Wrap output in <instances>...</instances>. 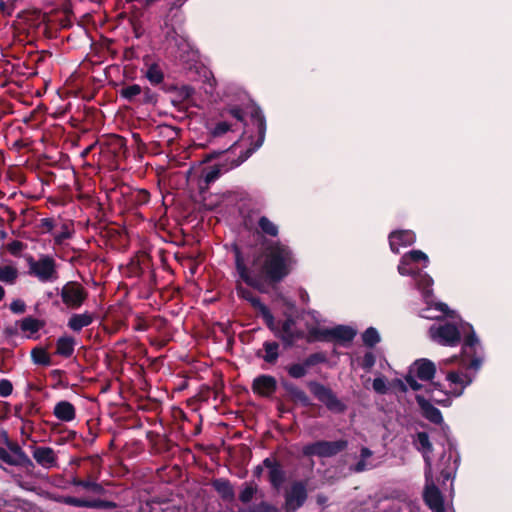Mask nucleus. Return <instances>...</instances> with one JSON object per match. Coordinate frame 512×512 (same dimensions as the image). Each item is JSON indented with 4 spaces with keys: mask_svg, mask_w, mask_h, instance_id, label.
<instances>
[{
    "mask_svg": "<svg viewBox=\"0 0 512 512\" xmlns=\"http://www.w3.org/2000/svg\"><path fill=\"white\" fill-rule=\"evenodd\" d=\"M362 340L365 346L373 348L381 340L376 328L369 327L362 334Z\"/></svg>",
    "mask_w": 512,
    "mask_h": 512,
    "instance_id": "nucleus-45",
    "label": "nucleus"
},
{
    "mask_svg": "<svg viewBox=\"0 0 512 512\" xmlns=\"http://www.w3.org/2000/svg\"><path fill=\"white\" fill-rule=\"evenodd\" d=\"M258 227L263 234L270 237H277L279 234L278 226L266 216H261L259 218Z\"/></svg>",
    "mask_w": 512,
    "mask_h": 512,
    "instance_id": "nucleus-40",
    "label": "nucleus"
},
{
    "mask_svg": "<svg viewBox=\"0 0 512 512\" xmlns=\"http://www.w3.org/2000/svg\"><path fill=\"white\" fill-rule=\"evenodd\" d=\"M13 391V385L10 380L8 379H1L0 380V396L1 397H8L11 395Z\"/></svg>",
    "mask_w": 512,
    "mask_h": 512,
    "instance_id": "nucleus-61",
    "label": "nucleus"
},
{
    "mask_svg": "<svg viewBox=\"0 0 512 512\" xmlns=\"http://www.w3.org/2000/svg\"><path fill=\"white\" fill-rule=\"evenodd\" d=\"M250 117L257 129L256 140L252 139L250 147L242 151L236 159H232L229 164L224 162L204 168L202 175L207 186L215 182L224 172H228L230 169L241 165L263 145L267 126L266 119L261 108L259 106H254L250 112Z\"/></svg>",
    "mask_w": 512,
    "mask_h": 512,
    "instance_id": "nucleus-2",
    "label": "nucleus"
},
{
    "mask_svg": "<svg viewBox=\"0 0 512 512\" xmlns=\"http://www.w3.org/2000/svg\"><path fill=\"white\" fill-rule=\"evenodd\" d=\"M212 487L223 501L232 502L235 499V491L231 482L226 478L213 479Z\"/></svg>",
    "mask_w": 512,
    "mask_h": 512,
    "instance_id": "nucleus-25",
    "label": "nucleus"
},
{
    "mask_svg": "<svg viewBox=\"0 0 512 512\" xmlns=\"http://www.w3.org/2000/svg\"><path fill=\"white\" fill-rule=\"evenodd\" d=\"M277 390V381L271 375H259L253 380L252 391L262 397H270Z\"/></svg>",
    "mask_w": 512,
    "mask_h": 512,
    "instance_id": "nucleus-13",
    "label": "nucleus"
},
{
    "mask_svg": "<svg viewBox=\"0 0 512 512\" xmlns=\"http://www.w3.org/2000/svg\"><path fill=\"white\" fill-rule=\"evenodd\" d=\"M283 388L289 395V398L294 403H299L303 407H310L313 405L311 399L306 394L304 390L296 386L295 384L291 382H283L282 383Z\"/></svg>",
    "mask_w": 512,
    "mask_h": 512,
    "instance_id": "nucleus-21",
    "label": "nucleus"
},
{
    "mask_svg": "<svg viewBox=\"0 0 512 512\" xmlns=\"http://www.w3.org/2000/svg\"><path fill=\"white\" fill-rule=\"evenodd\" d=\"M420 381H432L436 374V365L427 358L416 359L408 369Z\"/></svg>",
    "mask_w": 512,
    "mask_h": 512,
    "instance_id": "nucleus-10",
    "label": "nucleus"
},
{
    "mask_svg": "<svg viewBox=\"0 0 512 512\" xmlns=\"http://www.w3.org/2000/svg\"><path fill=\"white\" fill-rule=\"evenodd\" d=\"M416 379L417 377L414 376V374H412L409 370L408 373L404 376L405 382L413 391H419L424 388V386Z\"/></svg>",
    "mask_w": 512,
    "mask_h": 512,
    "instance_id": "nucleus-57",
    "label": "nucleus"
},
{
    "mask_svg": "<svg viewBox=\"0 0 512 512\" xmlns=\"http://www.w3.org/2000/svg\"><path fill=\"white\" fill-rule=\"evenodd\" d=\"M307 386L313 396L334 413H343L347 406L337 397L333 390L317 381H309Z\"/></svg>",
    "mask_w": 512,
    "mask_h": 512,
    "instance_id": "nucleus-6",
    "label": "nucleus"
},
{
    "mask_svg": "<svg viewBox=\"0 0 512 512\" xmlns=\"http://www.w3.org/2000/svg\"><path fill=\"white\" fill-rule=\"evenodd\" d=\"M158 102V94L150 88H142V94L139 97L138 103L142 105H156Z\"/></svg>",
    "mask_w": 512,
    "mask_h": 512,
    "instance_id": "nucleus-49",
    "label": "nucleus"
},
{
    "mask_svg": "<svg viewBox=\"0 0 512 512\" xmlns=\"http://www.w3.org/2000/svg\"><path fill=\"white\" fill-rule=\"evenodd\" d=\"M268 477L269 482L271 483L273 488L279 489L283 485V483L285 482L286 474L285 471L283 470L281 463L274 469L269 471Z\"/></svg>",
    "mask_w": 512,
    "mask_h": 512,
    "instance_id": "nucleus-43",
    "label": "nucleus"
},
{
    "mask_svg": "<svg viewBox=\"0 0 512 512\" xmlns=\"http://www.w3.org/2000/svg\"><path fill=\"white\" fill-rule=\"evenodd\" d=\"M375 362V355L372 352H366L362 358L360 365L364 370L369 371L375 365Z\"/></svg>",
    "mask_w": 512,
    "mask_h": 512,
    "instance_id": "nucleus-58",
    "label": "nucleus"
},
{
    "mask_svg": "<svg viewBox=\"0 0 512 512\" xmlns=\"http://www.w3.org/2000/svg\"><path fill=\"white\" fill-rule=\"evenodd\" d=\"M446 379L450 383L460 386V388H454L450 391V394L454 397H460L463 394L464 389L472 382V379L468 374H462L457 371L448 372Z\"/></svg>",
    "mask_w": 512,
    "mask_h": 512,
    "instance_id": "nucleus-23",
    "label": "nucleus"
},
{
    "mask_svg": "<svg viewBox=\"0 0 512 512\" xmlns=\"http://www.w3.org/2000/svg\"><path fill=\"white\" fill-rule=\"evenodd\" d=\"M145 66L147 67L145 77L150 84L153 86L160 85L164 81V72L159 64L156 62L148 63L145 61Z\"/></svg>",
    "mask_w": 512,
    "mask_h": 512,
    "instance_id": "nucleus-30",
    "label": "nucleus"
},
{
    "mask_svg": "<svg viewBox=\"0 0 512 512\" xmlns=\"http://www.w3.org/2000/svg\"><path fill=\"white\" fill-rule=\"evenodd\" d=\"M430 338L439 345L456 347L461 342V332L457 325L445 322L440 325H432L429 328Z\"/></svg>",
    "mask_w": 512,
    "mask_h": 512,
    "instance_id": "nucleus-7",
    "label": "nucleus"
},
{
    "mask_svg": "<svg viewBox=\"0 0 512 512\" xmlns=\"http://www.w3.org/2000/svg\"><path fill=\"white\" fill-rule=\"evenodd\" d=\"M416 240V235L411 230H396L389 234V245L393 253L398 254L400 247L412 245Z\"/></svg>",
    "mask_w": 512,
    "mask_h": 512,
    "instance_id": "nucleus-11",
    "label": "nucleus"
},
{
    "mask_svg": "<svg viewBox=\"0 0 512 512\" xmlns=\"http://www.w3.org/2000/svg\"><path fill=\"white\" fill-rule=\"evenodd\" d=\"M373 455L372 450L368 447H362L360 450V459L357 463L351 465L349 470L353 473H362L366 470L372 469L374 465L368 463L366 460Z\"/></svg>",
    "mask_w": 512,
    "mask_h": 512,
    "instance_id": "nucleus-34",
    "label": "nucleus"
},
{
    "mask_svg": "<svg viewBox=\"0 0 512 512\" xmlns=\"http://www.w3.org/2000/svg\"><path fill=\"white\" fill-rule=\"evenodd\" d=\"M124 203L128 210H135L150 201V193L146 189H130L123 193Z\"/></svg>",
    "mask_w": 512,
    "mask_h": 512,
    "instance_id": "nucleus-15",
    "label": "nucleus"
},
{
    "mask_svg": "<svg viewBox=\"0 0 512 512\" xmlns=\"http://www.w3.org/2000/svg\"><path fill=\"white\" fill-rule=\"evenodd\" d=\"M93 321V314L85 311L81 314H72L68 319L67 326L74 332H80L84 327L91 325Z\"/></svg>",
    "mask_w": 512,
    "mask_h": 512,
    "instance_id": "nucleus-27",
    "label": "nucleus"
},
{
    "mask_svg": "<svg viewBox=\"0 0 512 512\" xmlns=\"http://www.w3.org/2000/svg\"><path fill=\"white\" fill-rule=\"evenodd\" d=\"M33 458L44 468L57 466V456L51 447L36 446L33 450Z\"/></svg>",
    "mask_w": 512,
    "mask_h": 512,
    "instance_id": "nucleus-19",
    "label": "nucleus"
},
{
    "mask_svg": "<svg viewBox=\"0 0 512 512\" xmlns=\"http://www.w3.org/2000/svg\"><path fill=\"white\" fill-rule=\"evenodd\" d=\"M0 463H5L10 466L18 467V463L16 462V460H14L12 455L1 446H0Z\"/></svg>",
    "mask_w": 512,
    "mask_h": 512,
    "instance_id": "nucleus-60",
    "label": "nucleus"
},
{
    "mask_svg": "<svg viewBox=\"0 0 512 512\" xmlns=\"http://www.w3.org/2000/svg\"><path fill=\"white\" fill-rule=\"evenodd\" d=\"M257 490L258 488L256 484L253 482H245L244 488L239 494V500L244 504L249 503L253 499Z\"/></svg>",
    "mask_w": 512,
    "mask_h": 512,
    "instance_id": "nucleus-48",
    "label": "nucleus"
},
{
    "mask_svg": "<svg viewBox=\"0 0 512 512\" xmlns=\"http://www.w3.org/2000/svg\"><path fill=\"white\" fill-rule=\"evenodd\" d=\"M75 339L72 336H62L56 342V354L69 358L74 353Z\"/></svg>",
    "mask_w": 512,
    "mask_h": 512,
    "instance_id": "nucleus-31",
    "label": "nucleus"
},
{
    "mask_svg": "<svg viewBox=\"0 0 512 512\" xmlns=\"http://www.w3.org/2000/svg\"><path fill=\"white\" fill-rule=\"evenodd\" d=\"M287 372L290 377L299 379L307 374V367L305 366L304 362L294 363L287 367Z\"/></svg>",
    "mask_w": 512,
    "mask_h": 512,
    "instance_id": "nucleus-51",
    "label": "nucleus"
},
{
    "mask_svg": "<svg viewBox=\"0 0 512 512\" xmlns=\"http://www.w3.org/2000/svg\"><path fill=\"white\" fill-rule=\"evenodd\" d=\"M31 358L34 364L42 366L51 365V357L49 353L42 347H35L31 351Z\"/></svg>",
    "mask_w": 512,
    "mask_h": 512,
    "instance_id": "nucleus-42",
    "label": "nucleus"
},
{
    "mask_svg": "<svg viewBox=\"0 0 512 512\" xmlns=\"http://www.w3.org/2000/svg\"><path fill=\"white\" fill-rule=\"evenodd\" d=\"M236 291H237V295L240 298L248 301L254 309L259 308L263 304L261 299L259 297L255 296L251 290L244 288L240 284L237 285Z\"/></svg>",
    "mask_w": 512,
    "mask_h": 512,
    "instance_id": "nucleus-41",
    "label": "nucleus"
},
{
    "mask_svg": "<svg viewBox=\"0 0 512 512\" xmlns=\"http://www.w3.org/2000/svg\"><path fill=\"white\" fill-rule=\"evenodd\" d=\"M305 366L308 368L316 366L318 364H323L327 362V355L324 352H315L307 356L303 360Z\"/></svg>",
    "mask_w": 512,
    "mask_h": 512,
    "instance_id": "nucleus-50",
    "label": "nucleus"
},
{
    "mask_svg": "<svg viewBox=\"0 0 512 512\" xmlns=\"http://www.w3.org/2000/svg\"><path fill=\"white\" fill-rule=\"evenodd\" d=\"M314 341H331V328H311L308 331L307 342Z\"/></svg>",
    "mask_w": 512,
    "mask_h": 512,
    "instance_id": "nucleus-39",
    "label": "nucleus"
},
{
    "mask_svg": "<svg viewBox=\"0 0 512 512\" xmlns=\"http://www.w3.org/2000/svg\"><path fill=\"white\" fill-rule=\"evenodd\" d=\"M55 501L61 504L74 506V507H83V508H91V509H99V510H110L115 509L117 504L113 501L103 500V499H85L78 498L74 496H65L60 495L55 497Z\"/></svg>",
    "mask_w": 512,
    "mask_h": 512,
    "instance_id": "nucleus-9",
    "label": "nucleus"
},
{
    "mask_svg": "<svg viewBox=\"0 0 512 512\" xmlns=\"http://www.w3.org/2000/svg\"><path fill=\"white\" fill-rule=\"evenodd\" d=\"M235 268L241 280L248 286L262 291L264 283L275 285L283 281L295 264L294 254L289 246L280 241L270 242L264 248V261L257 274L253 275L245 264L238 245L233 246Z\"/></svg>",
    "mask_w": 512,
    "mask_h": 512,
    "instance_id": "nucleus-1",
    "label": "nucleus"
},
{
    "mask_svg": "<svg viewBox=\"0 0 512 512\" xmlns=\"http://www.w3.org/2000/svg\"><path fill=\"white\" fill-rule=\"evenodd\" d=\"M28 273L36 277L40 282H54L59 278L55 259L47 254H42L37 260L33 256L27 258Z\"/></svg>",
    "mask_w": 512,
    "mask_h": 512,
    "instance_id": "nucleus-3",
    "label": "nucleus"
},
{
    "mask_svg": "<svg viewBox=\"0 0 512 512\" xmlns=\"http://www.w3.org/2000/svg\"><path fill=\"white\" fill-rule=\"evenodd\" d=\"M80 487L84 488L87 491H91L94 494L101 495L104 493L103 486L95 481L90 480V479H87V480L82 479Z\"/></svg>",
    "mask_w": 512,
    "mask_h": 512,
    "instance_id": "nucleus-55",
    "label": "nucleus"
},
{
    "mask_svg": "<svg viewBox=\"0 0 512 512\" xmlns=\"http://www.w3.org/2000/svg\"><path fill=\"white\" fill-rule=\"evenodd\" d=\"M16 323L19 324L22 332H29L31 335L38 333L45 326L44 320L32 316H27Z\"/></svg>",
    "mask_w": 512,
    "mask_h": 512,
    "instance_id": "nucleus-32",
    "label": "nucleus"
},
{
    "mask_svg": "<svg viewBox=\"0 0 512 512\" xmlns=\"http://www.w3.org/2000/svg\"><path fill=\"white\" fill-rule=\"evenodd\" d=\"M19 277V271L12 265H0V282L14 285Z\"/></svg>",
    "mask_w": 512,
    "mask_h": 512,
    "instance_id": "nucleus-38",
    "label": "nucleus"
},
{
    "mask_svg": "<svg viewBox=\"0 0 512 512\" xmlns=\"http://www.w3.org/2000/svg\"><path fill=\"white\" fill-rule=\"evenodd\" d=\"M403 256H405V261H409L410 263L424 261L425 266H427V263L429 262L428 256L421 250H411Z\"/></svg>",
    "mask_w": 512,
    "mask_h": 512,
    "instance_id": "nucleus-53",
    "label": "nucleus"
},
{
    "mask_svg": "<svg viewBox=\"0 0 512 512\" xmlns=\"http://www.w3.org/2000/svg\"><path fill=\"white\" fill-rule=\"evenodd\" d=\"M152 259L144 252H141L131 258L127 264V276L128 277H140L146 270L151 269Z\"/></svg>",
    "mask_w": 512,
    "mask_h": 512,
    "instance_id": "nucleus-12",
    "label": "nucleus"
},
{
    "mask_svg": "<svg viewBox=\"0 0 512 512\" xmlns=\"http://www.w3.org/2000/svg\"><path fill=\"white\" fill-rule=\"evenodd\" d=\"M53 414L60 421L71 422L76 418V408L71 402L62 400L55 404Z\"/></svg>",
    "mask_w": 512,
    "mask_h": 512,
    "instance_id": "nucleus-24",
    "label": "nucleus"
},
{
    "mask_svg": "<svg viewBox=\"0 0 512 512\" xmlns=\"http://www.w3.org/2000/svg\"><path fill=\"white\" fill-rule=\"evenodd\" d=\"M222 117L230 116L236 119L238 122L245 123V112L238 105H232L222 110Z\"/></svg>",
    "mask_w": 512,
    "mask_h": 512,
    "instance_id": "nucleus-47",
    "label": "nucleus"
},
{
    "mask_svg": "<svg viewBox=\"0 0 512 512\" xmlns=\"http://www.w3.org/2000/svg\"><path fill=\"white\" fill-rule=\"evenodd\" d=\"M417 288L422 292L423 297L428 302V299L432 296V285L433 279L427 273L417 271L414 276Z\"/></svg>",
    "mask_w": 512,
    "mask_h": 512,
    "instance_id": "nucleus-28",
    "label": "nucleus"
},
{
    "mask_svg": "<svg viewBox=\"0 0 512 512\" xmlns=\"http://www.w3.org/2000/svg\"><path fill=\"white\" fill-rule=\"evenodd\" d=\"M255 508L256 512H279L277 507L266 501H261L260 503L256 504Z\"/></svg>",
    "mask_w": 512,
    "mask_h": 512,
    "instance_id": "nucleus-63",
    "label": "nucleus"
},
{
    "mask_svg": "<svg viewBox=\"0 0 512 512\" xmlns=\"http://www.w3.org/2000/svg\"><path fill=\"white\" fill-rule=\"evenodd\" d=\"M4 436L6 437V446L12 453L11 455L14 460H16L18 463V467H22L26 471H31L34 469L35 465L33 461L29 458L21 446L17 442L10 441L7 432H4Z\"/></svg>",
    "mask_w": 512,
    "mask_h": 512,
    "instance_id": "nucleus-16",
    "label": "nucleus"
},
{
    "mask_svg": "<svg viewBox=\"0 0 512 512\" xmlns=\"http://www.w3.org/2000/svg\"><path fill=\"white\" fill-rule=\"evenodd\" d=\"M74 230L72 229V224L64 223L61 226V230L59 232L53 233L54 244L60 246L67 239H70L73 235Z\"/></svg>",
    "mask_w": 512,
    "mask_h": 512,
    "instance_id": "nucleus-44",
    "label": "nucleus"
},
{
    "mask_svg": "<svg viewBox=\"0 0 512 512\" xmlns=\"http://www.w3.org/2000/svg\"><path fill=\"white\" fill-rule=\"evenodd\" d=\"M232 130V125L227 121H220L210 129V135L214 138L225 135L228 131Z\"/></svg>",
    "mask_w": 512,
    "mask_h": 512,
    "instance_id": "nucleus-52",
    "label": "nucleus"
},
{
    "mask_svg": "<svg viewBox=\"0 0 512 512\" xmlns=\"http://www.w3.org/2000/svg\"><path fill=\"white\" fill-rule=\"evenodd\" d=\"M194 88L190 85L178 86L176 92H174L171 98V103L175 107H179L184 101L188 100L194 94Z\"/></svg>",
    "mask_w": 512,
    "mask_h": 512,
    "instance_id": "nucleus-37",
    "label": "nucleus"
},
{
    "mask_svg": "<svg viewBox=\"0 0 512 512\" xmlns=\"http://www.w3.org/2000/svg\"><path fill=\"white\" fill-rule=\"evenodd\" d=\"M105 145L115 160L127 158V140L123 136L112 134L107 138Z\"/></svg>",
    "mask_w": 512,
    "mask_h": 512,
    "instance_id": "nucleus-17",
    "label": "nucleus"
},
{
    "mask_svg": "<svg viewBox=\"0 0 512 512\" xmlns=\"http://www.w3.org/2000/svg\"><path fill=\"white\" fill-rule=\"evenodd\" d=\"M347 446L348 441L345 439L336 441L318 440L303 446L302 454L306 457L330 458L344 451Z\"/></svg>",
    "mask_w": 512,
    "mask_h": 512,
    "instance_id": "nucleus-5",
    "label": "nucleus"
},
{
    "mask_svg": "<svg viewBox=\"0 0 512 512\" xmlns=\"http://www.w3.org/2000/svg\"><path fill=\"white\" fill-rule=\"evenodd\" d=\"M264 355L257 352V356L261 357L266 363L275 364L279 358V344L275 341H265L263 343Z\"/></svg>",
    "mask_w": 512,
    "mask_h": 512,
    "instance_id": "nucleus-33",
    "label": "nucleus"
},
{
    "mask_svg": "<svg viewBox=\"0 0 512 512\" xmlns=\"http://www.w3.org/2000/svg\"><path fill=\"white\" fill-rule=\"evenodd\" d=\"M463 332L466 329H469V333L464 337L463 346H462V355L463 357H470L476 354V346L479 344V339L476 336V333L469 323H463L461 325Z\"/></svg>",
    "mask_w": 512,
    "mask_h": 512,
    "instance_id": "nucleus-22",
    "label": "nucleus"
},
{
    "mask_svg": "<svg viewBox=\"0 0 512 512\" xmlns=\"http://www.w3.org/2000/svg\"><path fill=\"white\" fill-rule=\"evenodd\" d=\"M423 498L429 508L437 512H444L443 497L437 486L434 484L426 486Z\"/></svg>",
    "mask_w": 512,
    "mask_h": 512,
    "instance_id": "nucleus-20",
    "label": "nucleus"
},
{
    "mask_svg": "<svg viewBox=\"0 0 512 512\" xmlns=\"http://www.w3.org/2000/svg\"><path fill=\"white\" fill-rule=\"evenodd\" d=\"M296 321L292 315H287L285 321L281 326V334L277 333V337L281 339L286 347H291L293 345V336L294 332L293 327L295 326Z\"/></svg>",
    "mask_w": 512,
    "mask_h": 512,
    "instance_id": "nucleus-29",
    "label": "nucleus"
},
{
    "mask_svg": "<svg viewBox=\"0 0 512 512\" xmlns=\"http://www.w3.org/2000/svg\"><path fill=\"white\" fill-rule=\"evenodd\" d=\"M55 227L56 222L54 218H42L37 225L41 234L52 233Z\"/></svg>",
    "mask_w": 512,
    "mask_h": 512,
    "instance_id": "nucleus-54",
    "label": "nucleus"
},
{
    "mask_svg": "<svg viewBox=\"0 0 512 512\" xmlns=\"http://www.w3.org/2000/svg\"><path fill=\"white\" fill-rule=\"evenodd\" d=\"M417 441L420 445L419 450L423 451V457L426 463V466L430 468L431 461L428 454H430L433 451L432 443L430 442L429 435L427 432H418L417 433Z\"/></svg>",
    "mask_w": 512,
    "mask_h": 512,
    "instance_id": "nucleus-36",
    "label": "nucleus"
},
{
    "mask_svg": "<svg viewBox=\"0 0 512 512\" xmlns=\"http://www.w3.org/2000/svg\"><path fill=\"white\" fill-rule=\"evenodd\" d=\"M26 308V303L22 299H15L9 304L10 311L17 315L25 313Z\"/></svg>",
    "mask_w": 512,
    "mask_h": 512,
    "instance_id": "nucleus-56",
    "label": "nucleus"
},
{
    "mask_svg": "<svg viewBox=\"0 0 512 512\" xmlns=\"http://www.w3.org/2000/svg\"><path fill=\"white\" fill-rule=\"evenodd\" d=\"M409 264L410 262L409 261H405V256H402L401 258V261H400V264L398 266V272L403 275V276H407V275H413L415 276V274L417 273V271H414L412 268L409 267Z\"/></svg>",
    "mask_w": 512,
    "mask_h": 512,
    "instance_id": "nucleus-59",
    "label": "nucleus"
},
{
    "mask_svg": "<svg viewBox=\"0 0 512 512\" xmlns=\"http://www.w3.org/2000/svg\"><path fill=\"white\" fill-rule=\"evenodd\" d=\"M121 98L128 102H138L142 94V87L139 84L124 85L118 91Z\"/></svg>",
    "mask_w": 512,
    "mask_h": 512,
    "instance_id": "nucleus-35",
    "label": "nucleus"
},
{
    "mask_svg": "<svg viewBox=\"0 0 512 512\" xmlns=\"http://www.w3.org/2000/svg\"><path fill=\"white\" fill-rule=\"evenodd\" d=\"M373 389L378 394H386L387 393V385L383 378H375L372 383Z\"/></svg>",
    "mask_w": 512,
    "mask_h": 512,
    "instance_id": "nucleus-62",
    "label": "nucleus"
},
{
    "mask_svg": "<svg viewBox=\"0 0 512 512\" xmlns=\"http://www.w3.org/2000/svg\"><path fill=\"white\" fill-rule=\"evenodd\" d=\"M256 310L259 311L261 317L263 318L266 326L277 335V329L275 326V318L273 314L271 313L270 309L263 303L259 308Z\"/></svg>",
    "mask_w": 512,
    "mask_h": 512,
    "instance_id": "nucleus-46",
    "label": "nucleus"
},
{
    "mask_svg": "<svg viewBox=\"0 0 512 512\" xmlns=\"http://www.w3.org/2000/svg\"><path fill=\"white\" fill-rule=\"evenodd\" d=\"M308 498L305 481H295L285 493L284 509L286 512H296Z\"/></svg>",
    "mask_w": 512,
    "mask_h": 512,
    "instance_id": "nucleus-8",
    "label": "nucleus"
},
{
    "mask_svg": "<svg viewBox=\"0 0 512 512\" xmlns=\"http://www.w3.org/2000/svg\"><path fill=\"white\" fill-rule=\"evenodd\" d=\"M425 393L429 395L431 401L443 407L451 405L450 392L443 390V386L439 382H431L425 387Z\"/></svg>",
    "mask_w": 512,
    "mask_h": 512,
    "instance_id": "nucleus-18",
    "label": "nucleus"
},
{
    "mask_svg": "<svg viewBox=\"0 0 512 512\" xmlns=\"http://www.w3.org/2000/svg\"><path fill=\"white\" fill-rule=\"evenodd\" d=\"M148 328H149V324L144 318H142V317L136 318L135 323L133 325V329L135 331L144 332V331H147Z\"/></svg>",
    "mask_w": 512,
    "mask_h": 512,
    "instance_id": "nucleus-64",
    "label": "nucleus"
},
{
    "mask_svg": "<svg viewBox=\"0 0 512 512\" xmlns=\"http://www.w3.org/2000/svg\"><path fill=\"white\" fill-rule=\"evenodd\" d=\"M58 290L63 305L70 310H78L88 299L87 289L78 281H68Z\"/></svg>",
    "mask_w": 512,
    "mask_h": 512,
    "instance_id": "nucleus-4",
    "label": "nucleus"
},
{
    "mask_svg": "<svg viewBox=\"0 0 512 512\" xmlns=\"http://www.w3.org/2000/svg\"><path fill=\"white\" fill-rule=\"evenodd\" d=\"M416 403L418 404L422 416L433 424H442L443 416L441 411L432 405V401L426 399L423 395L417 394L415 396Z\"/></svg>",
    "mask_w": 512,
    "mask_h": 512,
    "instance_id": "nucleus-14",
    "label": "nucleus"
},
{
    "mask_svg": "<svg viewBox=\"0 0 512 512\" xmlns=\"http://www.w3.org/2000/svg\"><path fill=\"white\" fill-rule=\"evenodd\" d=\"M356 334L357 331L347 325H337L331 328V340H336L341 345L351 343Z\"/></svg>",
    "mask_w": 512,
    "mask_h": 512,
    "instance_id": "nucleus-26",
    "label": "nucleus"
}]
</instances>
